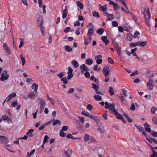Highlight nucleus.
Wrapping results in <instances>:
<instances>
[{"instance_id":"nucleus-29","label":"nucleus","mask_w":157,"mask_h":157,"mask_svg":"<svg viewBox=\"0 0 157 157\" xmlns=\"http://www.w3.org/2000/svg\"><path fill=\"white\" fill-rule=\"evenodd\" d=\"M109 92L110 95H113L114 94V92L113 89L112 87L110 86L109 87Z\"/></svg>"},{"instance_id":"nucleus-44","label":"nucleus","mask_w":157,"mask_h":157,"mask_svg":"<svg viewBox=\"0 0 157 157\" xmlns=\"http://www.w3.org/2000/svg\"><path fill=\"white\" fill-rule=\"evenodd\" d=\"M153 122L155 125H157V117L154 116L152 118Z\"/></svg>"},{"instance_id":"nucleus-5","label":"nucleus","mask_w":157,"mask_h":157,"mask_svg":"<svg viewBox=\"0 0 157 157\" xmlns=\"http://www.w3.org/2000/svg\"><path fill=\"white\" fill-rule=\"evenodd\" d=\"M102 72L105 77L108 76L110 72V70L109 67L107 66L104 67L103 69Z\"/></svg>"},{"instance_id":"nucleus-64","label":"nucleus","mask_w":157,"mask_h":157,"mask_svg":"<svg viewBox=\"0 0 157 157\" xmlns=\"http://www.w3.org/2000/svg\"><path fill=\"white\" fill-rule=\"evenodd\" d=\"M17 101H13L11 103V105L13 107H14L15 106L17 105Z\"/></svg>"},{"instance_id":"nucleus-43","label":"nucleus","mask_w":157,"mask_h":157,"mask_svg":"<svg viewBox=\"0 0 157 157\" xmlns=\"http://www.w3.org/2000/svg\"><path fill=\"white\" fill-rule=\"evenodd\" d=\"M87 28L88 29H94V27L93 24L91 23H89L87 25Z\"/></svg>"},{"instance_id":"nucleus-50","label":"nucleus","mask_w":157,"mask_h":157,"mask_svg":"<svg viewBox=\"0 0 157 157\" xmlns=\"http://www.w3.org/2000/svg\"><path fill=\"white\" fill-rule=\"evenodd\" d=\"M68 128H69L67 126H63L61 130L65 131L67 130Z\"/></svg>"},{"instance_id":"nucleus-56","label":"nucleus","mask_w":157,"mask_h":157,"mask_svg":"<svg viewBox=\"0 0 157 157\" xmlns=\"http://www.w3.org/2000/svg\"><path fill=\"white\" fill-rule=\"evenodd\" d=\"M48 138L49 137L47 135H46L45 136L43 140V144H44L45 143L47 142Z\"/></svg>"},{"instance_id":"nucleus-18","label":"nucleus","mask_w":157,"mask_h":157,"mask_svg":"<svg viewBox=\"0 0 157 157\" xmlns=\"http://www.w3.org/2000/svg\"><path fill=\"white\" fill-rule=\"evenodd\" d=\"M34 130L33 129H31L29 130L26 133V135L29 137H32L33 135L32 133L34 132Z\"/></svg>"},{"instance_id":"nucleus-51","label":"nucleus","mask_w":157,"mask_h":157,"mask_svg":"<svg viewBox=\"0 0 157 157\" xmlns=\"http://www.w3.org/2000/svg\"><path fill=\"white\" fill-rule=\"evenodd\" d=\"M90 141L89 142V144L90 143L93 142H96V140H95V139L93 137V136H91L90 138Z\"/></svg>"},{"instance_id":"nucleus-17","label":"nucleus","mask_w":157,"mask_h":157,"mask_svg":"<svg viewBox=\"0 0 157 157\" xmlns=\"http://www.w3.org/2000/svg\"><path fill=\"white\" fill-rule=\"evenodd\" d=\"M101 39L103 42L105 43V44L107 45V44L109 43V41L107 39V37L106 36H103L101 37Z\"/></svg>"},{"instance_id":"nucleus-37","label":"nucleus","mask_w":157,"mask_h":157,"mask_svg":"<svg viewBox=\"0 0 157 157\" xmlns=\"http://www.w3.org/2000/svg\"><path fill=\"white\" fill-rule=\"evenodd\" d=\"M84 44L87 45L88 43L91 41L87 37L84 36Z\"/></svg>"},{"instance_id":"nucleus-32","label":"nucleus","mask_w":157,"mask_h":157,"mask_svg":"<svg viewBox=\"0 0 157 157\" xmlns=\"http://www.w3.org/2000/svg\"><path fill=\"white\" fill-rule=\"evenodd\" d=\"M16 95L15 93H12V94H10L8 95L7 97V98H9L10 100L12 98L15 97Z\"/></svg>"},{"instance_id":"nucleus-45","label":"nucleus","mask_w":157,"mask_h":157,"mask_svg":"<svg viewBox=\"0 0 157 157\" xmlns=\"http://www.w3.org/2000/svg\"><path fill=\"white\" fill-rule=\"evenodd\" d=\"M98 66L97 65H95L94 67V70L97 72L99 71L100 70L101 68H98Z\"/></svg>"},{"instance_id":"nucleus-61","label":"nucleus","mask_w":157,"mask_h":157,"mask_svg":"<svg viewBox=\"0 0 157 157\" xmlns=\"http://www.w3.org/2000/svg\"><path fill=\"white\" fill-rule=\"evenodd\" d=\"M108 62L111 64L113 63L114 61L113 59L111 57H108Z\"/></svg>"},{"instance_id":"nucleus-3","label":"nucleus","mask_w":157,"mask_h":157,"mask_svg":"<svg viewBox=\"0 0 157 157\" xmlns=\"http://www.w3.org/2000/svg\"><path fill=\"white\" fill-rule=\"evenodd\" d=\"M7 70H4L3 71L0 78V81H3L8 79L9 75V74H7Z\"/></svg>"},{"instance_id":"nucleus-31","label":"nucleus","mask_w":157,"mask_h":157,"mask_svg":"<svg viewBox=\"0 0 157 157\" xmlns=\"http://www.w3.org/2000/svg\"><path fill=\"white\" fill-rule=\"evenodd\" d=\"M134 126L137 128L140 132H142L144 130L143 128L140 126H137L135 124H134Z\"/></svg>"},{"instance_id":"nucleus-30","label":"nucleus","mask_w":157,"mask_h":157,"mask_svg":"<svg viewBox=\"0 0 157 157\" xmlns=\"http://www.w3.org/2000/svg\"><path fill=\"white\" fill-rule=\"evenodd\" d=\"M90 139V137L89 135L86 133L85 134L84 137V140L85 142H86L88 141Z\"/></svg>"},{"instance_id":"nucleus-35","label":"nucleus","mask_w":157,"mask_h":157,"mask_svg":"<svg viewBox=\"0 0 157 157\" xmlns=\"http://www.w3.org/2000/svg\"><path fill=\"white\" fill-rule=\"evenodd\" d=\"M60 123L61 122L59 120H56L53 122L52 125L55 126L56 124H60Z\"/></svg>"},{"instance_id":"nucleus-47","label":"nucleus","mask_w":157,"mask_h":157,"mask_svg":"<svg viewBox=\"0 0 157 157\" xmlns=\"http://www.w3.org/2000/svg\"><path fill=\"white\" fill-rule=\"evenodd\" d=\"M61 80L63 81V83L64 84H67L68 83V81L67 80V79L66 77H64L63 78H62L61 79Z\"/></svg>"},{"instance_id":"nucleus-55","label":"nucleus","mask_w":157,"mask_h":157,"mask_svg":"<svg viewBox=\"0 0 157 157\" xmlns=\"http://www.w3.org/2000/svg\"><path fill=\"white\" fill-rule=\"evenodd\" d=\"M92 85L93 86V88L96 91H97L98 90V86L94 83H92Z\"/></svg>"},{"instance_id":"nucleus-33","label":"nucleus","mask_w":157,"mask_h":157,"mask_svg":"<svg viewBox=\"0 0 157 157\" xmlns=\"http://www.w3.org/2000/svg\"><path fill=\"white\" fill-rule=\"evenodd\" d=\"M94 30V29H88L87 34V36H90L93 34V33Z\"/></svg>"},{"instance_id":"nucleus-15","label":"nucleus","mask_w":157,"mask_h":157,"mask_svg":"<svg viewBox=\"0 0 157 157\" xmlns=\"http://www.w3.org/2000/svg\"><path fill=\"white\" fill-rule=\"evenodd\" d=\"M67 157H70L72 153V150L71 149H68L67 151L64 152Z\"/></svg>"},{"instance_id":"nucleus-48","label":"nucleus","mask_w":157,"mask_h":157,"mask_svg":"<svg viewBox=\"0 0 157 157\" xmlns=\"http://www.w3.org/2000/svg\"><path fill=\"white\" fill-rule=\"evenodd\" d=\"M20 57L21 59V61H22V66H24L25 64V58H24L22 55H20Z\"/></svg>"},{"instance_id":"nucleus-13","label":"nucleus","mask_w":157,"mask_h":157,"mask_svg":"<svg viewBox=\"0 0 157 157\" xmlns=\"http://www.w3.org/2000/svg\"><path fill=\"white\" fill-rule=\"evenodd\" d=\"M3 48L5 49L6 52L9 55L10 54V48L6 43H5L3 44Z\"/></svg>"},{"instance_id":"nucleus-16","label":"nucleus","mask_w":157,"mask_h":157,"mask_svg":"<svg viewBox=\"0 0 157 157\" xmlns=\"http://www.w3.org/2000/svg\"><path fill=\"white\" fill-rule=\"evenodd\" d=\"M2 119L5 121H6L8 122V124H10L11 122V121L10 120L6 114L2 116Z\"/></svg>"},{"instance_id":"nucleus-21","label":"nucleus","mask_w":157,"mask_h":157,"mask_svg":"<svg viewBox=\"0 0 157 157\" xmlns=\"http://www.w3.org/2000/svg\"><path fill=\"white\" fill-rule=\"evenodd\" d=\"M146 139L150 143H152V142H153L157 144V140L155 139H153L151 137H150L149 138L147 137Z\"/></svg>"},{"instance_id":"nucleus-42","label":"nucleus","mask_w":157,"mask_h":157,"mask_svg":"<svg viewBox=\"0 0 157 157\" xmlns=\"http://www.w3.org/2000/svg\"><path fill=\"white\" fill-rule=\"evenodd\" d=\"M157 110V108H155L153 106L151 109V114H154L155 113V111Z\"/></svg>"},{"instance_id":"nucleus-11","label":"nucleus","mask_w":157,"mask_h":157,"mask_svg":"<svg viewBox=\"0 0 157 157\" xmlns=\"http://www.w3.org/2000/svg\"><path fill=\"white\" fill-rule=\"evenodd\" d=\"M37 22L38 24V26H40L41 31H44V28L43 26V20L41 19L40 21L39 20H38L37 21Z\"/></svg>"},{"instance_id":"nucleus-26","label":"nucleus","mask_w":157,"mask_h":157,"mask_svg":"<svg viewBox=\"0 0 157 157\" xmlns=\"http://www.w3.org/2000/svg\"><path fill=\"white\" fill-rule=\"evenodd\" d=\"M104 32V30L103 28L99 29L96 31L97 33L99 35H101Z\"/></svg>"},{"instance_id":"nucleus-6","label":"nucleus","mask_w":157,"mask_h":157,"mask_svg":"<svg viewBox=\"0 0 157 157\" xmlns=\"http://www.w3.org/2000/svg\"><path fill=\"white\" fill-rule=\"evenodd\" d=\"M154 82L151 78H150L147 84V88L149 90H152L153 89Z\"/></svg>"},{"instance_id":"nucleus-60","label":"nucleus","mask_w":157,"mask_h":157,"mask_svg":"<svg viewBox=\"0 0 157 157\" xmlns=\"http://www.w3.org/2000/svg\"><path fill=\"white\" fill-rule=\"evenodd\" d=\"M130 109L132 111L134 110L135 109V107L134 103H133L131 104Z\"/></svg>"},{"instance_id":"nucleus-14","label":"nucleus","mask_w":157,"mask_h":157,"mask_svg":"<svg viewBox=\"0 0 157 157\" xmlns=\"http://www.w3.org/2000/svg\"><path fill=\"white\" fill-rule=\"evenodd\" d=\"M38 86V85L36 83L33 84L31 86L35 94H37V93Z\"/></svg>"},{"instance_id":"nucleus-22","label":"nucleus","mask_w":157,"mask_h":157,"mask_svg":"<svg viewBox=\"0 0 157 157\" xmlns=\"http://www.w3.org/2000/svg\"><path fill=\"white\" fill-rule=\"evenodd\" d=\"M138 46H140L141 47H144L147 44V42L144 41L143 42L138 41Z\"/></svg>"},{"instance_id":"nucleus-52","label":"nucleus","mask_w":157,"mask_h":157,"mask_svg":"<svg viewBox=\"0 0 157 157\" xmlns=\"http://www.w3.org/2000/svg\"><path fill=\"white\" fill-rule=\"evenodd\" d=\"M151 134L154 137H157V132H155L153 131H151Z\"/></svg>"},{"instance_id":"nucleus-23","label":"nucleus","mask_w":157,"mask_h":157,"mask_svg":"<svg viewBox=\"0 0 157 157\" xmlns=\"http://www.w3.org/2000/svg\"><path fill=\"white\" fill-rule=\"evenodd\" d=\"M64 49L68 52H70L72 51V49L69 45H65L64 46Z\"/></svg>"},{"instance_id":"nucleus-57","label":"nucleus","mask_w":157,"mask_h":157,"mask_svg":"<svg viewBox=\"0 0 157 157\" xmlns=\"http://www.w3.org/2000/svg\"><path fill=\"white\" fill-rule=\"evenodd\" d=\"M118 23L116 21H114L112 22V25L113 27H117L118 26Z\"/></svg>"},{"instance_id":"nucleus-1","label":"nucleus","mask_w":157,"mask_h":157,"mask_svg":"<svg viewBox=\"0 0 157 157\" xmlns=\"http://www.w3.org/2000/svg\"><path fill=\"white\" fill-rule=\"evenodd\" d=\"M105 109H108L111 112V113L115 115L117 119H121L123 117L122 116L117 112V110L115 109V105L113 103H109L107 101L105 102Z\"/></svg>"},{"instance_id":"nucleus-28","label":"nucleus","mask_w":157,"mask_h":157,"mask_svg":"<svg viewBox=\"0 0 157 157\" xmlns=\"http://www.w3.org/2000/svg\"><path fill=\"white\" fill-rule=\"evenodd\" d=\"M133 35L131 33L128 34L127 36V40L128 41H131L132 39Z\"/></svg>"},{"instance_id":"nucleus-53","label":"nucleus","mask_w":157,"mask_h":157,"mask_svg":"<svg viewBox=\"0 0 157 157\" xmlns=\"http://www.w3.org/2000/svg\"><path fill=\"white\" fill-rule=\"evenodd\" d=\"M59 135L62 137H65L66 136V134L63 131L60 130L59 132Z\"/></svg>"},{"instance_id":"nucleus-38","label":"nucleus","mask_w":157,"mask_h":157,"mask_svg":"<svg viewBox=\"0 0 157 157\" xmlns=\"http://www.w3.org/2000/svg\"><path fill=\"white\" fill-rule=\"evenodd\" d=\"M76 126L78 129H81L82 128V124L78 121L76 122Z\"/></svg>"},{"instance_id":"nucleus-2","label":"nucleus","mask_w":157,"mask_h":157,"mask_svg":"<svg viewBox=\"0 0 157 157\" xmlns=\"http://www.w3.org/2000/svg\"><path fill=\"white\" fill-rule=\"evenodd\" d=\"M143 9L144 12H143L142 13L144 15L145 21L147 23V20H148L151 17L150 13L148 9L145 8H144Z\"/></svg>"},{"instance_id":"nucleus-27","label":"nucleus","mask_w":157,"mask_h":157,"mask_svg":"<svg viewBox=\"0 0 157 157\" xmlns=\"http://www.w3.org/2000/svg\"><path fill=\"white\" fill-rule=\"evenodd\" d=\"M76 4L77 6L79 7L80 10H82L83 8V4L81 3L79 1H78L76 2Z\"/></svg>"},{"instance_id":"nucleus-12","label":"nucleus","mask_w":157,"mask_h":157,"mask_svg":"<svg viewBox=\"0 0 157 157\" xmlns=\"http://www.w3.org/2000/svg\"><path fill=\"white\" fill-rule=\"evenodd\" d=\"M144 126L145 127V130L147 132H149L151 131V129L149 127L150 125L147 123H145L144 124Z\"/></svg>"},{"instance_id":"nucleus-58","label":"nucleus","mask_w":157,"mask_h":157,"mask_svg":"<svg viewBox=\"0 0 157 157\" xmlns=\"http://www.w3.org/2000/svg\"><path fill=\"white\" fill-rule=\"evenodd\" d=\"M118 30L119 32L122 33L124 31V29L121 26H119L118 27Z\"/></svg>"},{"instance_id":"nucleus-49","label":"nucleus","mask_w":157,"mask_h":157,"mask_svg":"<svg viewBox=\"0 0 157 157\" xmlns=\"http://www.w3.org/2000/svg\"><path fill=\"white\" fill-rule=\"evenodd\" d=\"M115 17L117 19H119L121 17L120 13L119 12H116L115 13Z\"/></svg>"},{"instance_id":"nucleus-59","label":"nucleus","mask_w":157,"mask_h":157,"mask_svg":"<svg viewBox=\"0 0 157 157\" xmlns=\"http://www.w3.org/2000/svg\"><path fill=\"white\" fill-rule=\"evenodd\" d=\"M136 46H138V42L135 43H131L130 45V46L131 47H135Z\"/></svg>"},{"instance_id":"nucleus-24","label":"nucleus","mask_w":157,"mask_h":157,"mask_svg":"<svg viewBox=\"0 0 157 157\" xmlns=\"http://www.w3.org/2000/svg\"><path fill=\"white\" fill-rule=\"evenodd\" d=\"M93 60L90 59H87L85 61V63L87 65H91L93 63Z\"/></svg>"},{"instance_id":"nucleus-7","label":"nucleus","mask_w":157,"mask_h":157,"mask_svg":"<svg viewBox=\"0 0 157 157\" xmlns=\"http://www.w3.org/2000/svg\"><path fill=\"white\" fill-rule=\"evenodd\" d=\"M79 68L81 70V72L82 74H84V71L87 72L89 70V69L84 64L81 65Z\"/></svg>"},{"instance_id":"nucleus-36","label":"nucleus","mask_w":157,"mask_h":157,"mask_svg":"<svg viewBox=\"0 0 157 157\" xmlns=\"http://www.w3.org/2000/svg\"><path fill=\"white\" fill-rule=\"evenodd\" d=\"M140 35V33L137 31H136L134 33V35L133 36V37L134 38H136L139 37Z\"/></svg>"},{"instance_id":"nucleus-54","label":"nucleus","mask_w":157,"mask_h":157,"mask_svg":"<svg viewBox=\"0 0 157 157\" xmlns=\"http://www.w3.org/2000/svg\"><path fill=\"white\" fill-rule=\"evenodd\" d=\"M74 91V89L73 88H71L69 89V90L67 92V94H70L73 93Z\"/></svg>"},{"instance_id":"nucleus-10","label":"nucleus","mask_w":157,"mask_h":157,"mask_svg":"<svg viewBox=\"0 0 157 157\" xmlns=\"http://www.w3.org/2000/svg\"><path fill=\"white\" fill-rule=\"evenodd\" d=\"M36 95H37L36 94H35L33 92H31L29 94L27 98H30L32 100H34L36 96Z\"/></svg>"},{"instance_id":"nucleus-19","label":"nucleus","mask_w":157,"mask_h":157,"mask_svg":"<svg viewBox=\"0 0 157 157\" xmlns=\"http://www.w3.org/2000/svg\"><path fill=\"white\" fill-rule=\"evenodd\" d=\"M71 64L73 65V66L75 68L78 67V62L75 60H73L71 62Z\"/></svg>"},{"instance_id":"nucleus-20","label":"nucleus","mask_w":157,"mask_h":157,"mask_svg":"<svg viewBox=\"0 0 157 157\" xmlns=\"http://www.w3.org/2000/svg\"><path fill=\"white\" fill-rule=\"evenodd\" d=\"M99 6H100L99 8V9L100 10L104 12L106 11L107 9L106 5L101 6L100 4H99Z\"/></svg>"},{"instance_id":"nucleus-63","label":"nucleus","mask_w":157,"mask_h":157,"mask_svg":"<svg viewBox=\"0 0 157 157\" xmlns=\"http://www.w3.org/2000/svg\"><path fill=\"white\" fill-rule=\"evenodd\" d=\"M92 119L96 122H97L99 121V119L98 117L95 116H93V117L92 118Z\"/></svg>"},{"instance_id":"nucleus-9","label":"nucleus","mask_w":157,"mask_h":157,"mask_svg":"<svg viewBox=\"0 0 157 157\" xmlns=\"http://www.w3.org/2000/svg\"><path fill=\"white\" fill-rule=\"evenodd\" d=\"M37 100H40V110H42L45 108V105L46 104L45 101L44 100L41 99L39 97H38V98Z\"/></svg>"},{"instance_id":"nucleus-40","label":"nucleus","mask_w":157,"mask_h":157,"mask_svg":"<svg viewBox=\"0 0 157 157\" xmlns=\"http://www.w3.org/2000/svg\"><path fill=\"white\" fill-rule=\"evenodd\" d=\"M104 127L102 126H99L97 129L98 131H99L103 133L104 132Z\"/></svg>"},{"instance_id":"nucleus-41","label":"nucleus","mask_w":157,"mask_h":157,"mask_svg":"<svg viewBox=\"0 0 157 157\" xmlns=\"http://www.w3.org/2000/svg\"><path fill=\"white\" fill-rule=\"evenodd\" d=\"M92 14L93 16L94 17H96L98 18H99L100 17L99 14L98 12H97L95 11H94V12H93Z\"/></svg>"},{"instance_id":"nucleus-46","label":"nucleus","mask_w":157,"mask_h":157,"mask_svg":"<svg viewBox=\"0 0 157 157\" xmlns=\"http://www.w3.org/2000/svg\"><path fill=\"white\" fill-rule=\"evenodd\" d=\"M117 53L119 56L121 57V48L118 47L117 48Z\"/></svg>"},{"instance_id":"nucleus-62","label":"nucleus","mask_w":157,"mask_h":157,"mask_svg":"<svg viewBox=\"0 0 157 157\" xmlns=\"http://www.w3.org/2000/svg\"><path fill=\"white\" fill-rule=\"evenodd\" d=\"M102 60L101 59H97L96 61V63L98 64H100L102 63Z\"/></svg>"},{"instance_id":"nucleus-8","label":"nucleus","mask_w":157,"mask_h":157,"mask_svg":"<svg viewBox=\"0 0 157 157\" xmlns=\"http://www.w3.org/2000/svg\"><path fill=\"white\" fill-rule=\"evenodd\" d=\"M8 138L2 136H0V142L4 144L5 145L8 142Z\"/></svg>"},{"instance_id":"nucleus-25","label":"nucleus","mask_w":157,"mask_h":157,"mask_svg":"<svg viewBox=\"0 0 157 157\" xmlns=\"http://www.w3.org/2000/svg\"><path fill=\"white\" fill-rule=\"evenodd\" d=\"M150 147L151 148V150L153 153V154L151 155V157H156L157 152L153 149V148L152 146H151Z\"/></svg>"},{"instance_id":"nucleus-39","label":"nucleus","mask_w":157,"mask_h":157,"mask_svg":"<svg viewBox=\"0 0 157 157\" xmlns=\"http://www.w3.org/2000/svg\"><path fill=\"white\" fill-rule=\"evenodd\" d=\"M65 74L64 72H62L61 73L57 74V75L59 78H62Z\"/></svg>"},{"instance_id":"nucleus-34","label":"nucleus","mask_w":157,"mask_h":157,"mask_svg":"<svg viewBox=\"0 0 157 157\" xmlns=\"http://www.w3.org/2000/svg\"><path fill=\"white\" fill-rule=\"evenodd\" d=\"M94 98L97 101H100L101 100L102 97L99 95H95L94 96Z\"/></svg>"},{"instance_id":"nucleus-4","label":"nucleus","mask_w":157,"mask_h":157,"mask_svg":"<svg viewBox=\"0 0 157 157\" xmlns=\"http://www.w3.org/2000/svg\"><path fill=\"white\" fill-rule=\"evenodd\" d=\"M103 15L105 16L108 17V18H107L106 19V21H111L113 20L114 18L113 14H109L107 12H104Z\"/></svg>"}]
</instances>
